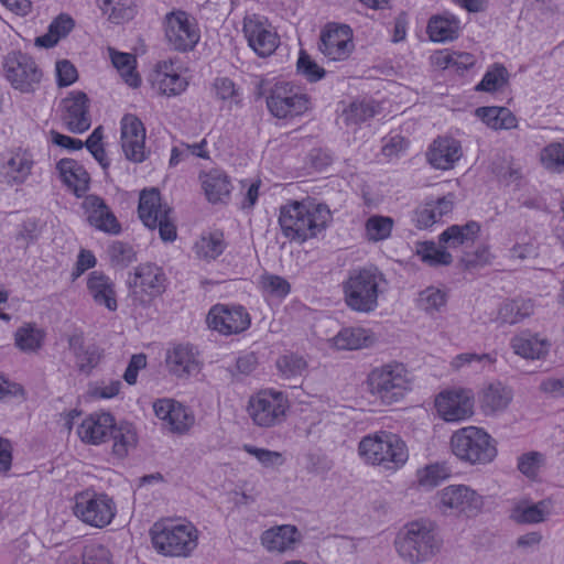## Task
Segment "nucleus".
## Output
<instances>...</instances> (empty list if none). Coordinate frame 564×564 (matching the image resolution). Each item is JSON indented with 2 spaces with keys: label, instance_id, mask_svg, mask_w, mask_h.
<instances>
[{
  "label": "nucleus",
  "instance_id": "f257e3e1",
  "mask_svg": "<svg viewBox=\"0 0 564 564\" xmlns=\"http://www.w3.org/2000/svg\"><path fill=\"white\" fill-rule=\"evenodd\" d=\"M444 540L438 527L425 519L404 524L394 540L398 555L409 564H423L432 561L443 549Z\"/></svg>",
  "mask_w": 564,
  "mask_h": 564
},
{
  "label": "nucleus",
  "instance_id": "f03ea898",
  "mask_svg": "<svg viewBox=\"0 0 564 564\" xmlns=\"http://www.w3.org/2000/svg\"><path fill=\"white\" fill-rule=\"evenodd\" d=\"M332 220L324 204L292 202L280 208L279 224L283 235L299 242L316 237Z\"/></svg>",
  "mask_w": 564,
  "mask_h": 564
},
{
  "label": "nucleus",
  "instance_id": "7ed1b4c3",
  "mask_svg": "<svg viewBox=\"0 0 564 564\" xmlns=\"http://www.w3.org/2000/svg\"><path fill=\"white\" fill-rule=\"evenodd\" d=\"M384 274L376 267L352 269L343 282L345 304L354 312L369 314L377 310Z\"/></svg>",
  "mask_w": 564,
  "mask_h": 564
},
{
  "label": "nucleus",
  "instance_id": "20e7f679",
  "mask_svg": "<svg viewBox=\"0 0 564 564\" xmlns=\"http://www.w3.org/2000/svg\"><path fill=\"white\" fill-rule=\"evenodd\" d=\"M358 454L366 464L397 470L409 459L405 442L388 431H377L364 436L358 444Z\"/></svg>",
  "mask_w": 564,
  "mask_h": 564
},
{
  "label": "nucleus",
  "instance_id": "39448f33",
  "mask_svg": "<svg viewBox=\"0 0 564 564\" xmlns=\"http://www.w3.org/2000/svg\"><path fill=\"white\" fill-rule=\"evenodd\" d=\"M367 382L373 397L384 404H393L411 390L412 378L403 364L390 362L372 369Z\"/></svg>",
  "mask_w": 564,
  "mask_h": 564
},
{
  "label": "nucleus",
  "instance_id": "423d86ee",
  "mask_svg": "<svg viewBox=\"0 0 564 564\" xmlns=\"http://www.w3.org/2000/svg\"><path fill=\"white\" fill-rule=\"evenodd\" d=\"M453 454L469 464H488L497 456L495 440L482 429L467 426L456 431L451 437Z\"/></svg>",
  "mask_w": 564,
  "mask_h": 564
},
{
  "label": "nucleus",
  "instance_id": "0eeeda50",
  "mask_svg": "<svg viewBox=\"0 0 564 564\" xmlns=\"http://www.w3.org/2000/svg\"><path fill=\"white\" fill-rule=\"evenodd\" d=\"M154 549L169 556H187L197 546V530L192 523L156 522L151 529Z\"/></svg>",
  "mask_w": 564,
  "mask_h": 564
},
{
  "label": "nucleus",
  "instance_id": "6e6552de",
  "mask_svg": "<svg viewBox=\"0 0 564 564\" xmlns=\"http://www.w3.org/2000/svg\"><path fill=\"white\" fill-rule=\"evenodd\" d=\"M139 217L150 229H159L163 241H173L176 238V226L172 217L173 209L161 203V195L156 188L143 189L140 194Z\"/></svg>",
  "mask_w": 564,
  "mask_h": 564
},
{
  "label": "nucleus",
  "instance_id": "1a4fd4ad",
  "mask_svg": "<svg viewBox=\"0 0 564 564\" xmlns=\"http://www.w3.org/2000/svg\"><path fill=\"white\" fill-rule=\"evenodd\" d=\"M290 404L288 397L273 389H264L250 397L248 413L260 427H273L283 423Z\"/></svg>",
  "mask_w": 564,
  "mask_h": 564
},
{
  "label": "nucleus",
  "instance_id": "9d476101",
  "mask_svg": "<svg viewBox=\"0 0 564 564\" xmlns=\"http://www.w3.org/2000/svg\"><path fill=\"white\" fill-rule=\"evenodd\" d=\"M166 282L163 269L152 262L140 263L127 280L130 296L139 304H147L163 294Z\"/></svg>",
  "mask_w": 564,
  "mask_h": 564
},
{
  "label": "nucleus",
  "instance_id": "9b49d317",
  "mask_svg": "<svg viewBox=\"0 0 564 564\" xmlns=\"http://www.w3.org/2000/svg\"><path fill=\"white\" fill-rule=\"evenodd\" d=\"M2 68L11 86L23 94L33 93L42 79V70L33 57L21 51L9 52Z\"/></svg>",
  "mask_w": 564,
  "mask_h": 564
},
{
  "label": "nucleus",
  "instance_id": "f8f14e48",
  "mask_svg": "<svg viewBox=\"0 0 564 564\" xmlns=\"http://www.w3.org/2000/svg\"><path fill=\"white\" fill-rule=\"evenodd\" d=\"M73 511L84 523L104 528L112 521L116 514V505L105 494L86 490L75 496Z\"/></svg>",
  "mask_w": 564,
  "mask_h": 564
},
{
  "label": "nucleus",
  "instance_id": "ddd939ff",
  "mask_svg": "<svg viewBox=\"0 0 564 564\" xmlns=\"http://www.w3.org/2000/svg\"><path fill=\"white\" fill-rule=\"evenodd\" d=\"M267 106L272 116L286 119L305 113L311 107V99L299 87L278 83L267 98Z\"/></svg>",
  "mask_w": 564,
  "mask_h": 564
},
{
  "label": "nucleus",
  "instance_id": "4468645a",
  "mask_svg": "<svg viewBox=\"0 0 564 564\" xmlns=\"http://www.w3.org/2000/svg\"><path fill=\"white\" fill-rule=\"evenodd\" d=\"M207 326L223 336L238 335L251 325V316L239 304H215L206 316Z\"/></svg>",
  "mask_w": 564,
  "mask_h": 564
},
{
  "label": "nucleus",
  "instance_id": "2eb2a0df",
  "mask_svg": "<svg viewBox=\"0 0 564 564\" xmlns=\"http://www.w3.org/2000/svg\"><path fill=\"white\" fill-rule=\"evenodd\" d=\"M164 35L171 48L177 52L192 51L199 41V31L189 14L174 10L164 18Z\"/></svg>",
  "mask_w": 564,
  "mask_h": 564
},
{
  "label": "nucleus",
  "instance_id": "dca6fc26",
  "mask_svg": "<svg viewBox=\"0 0 564 564\" xmlns=\"http://www.w3.org/2000/svg\"><path fill=\"white\" fill-rule=\"evenodd\" d=\"M438 508L443 512L476 516L482 508V497L465 485H451L437 492Z\"/></svg>",
  "mask_w": 564,
  "mask_h": 564
},
{
  "label": "nucleus",
  "instance_id": "f3484780",
  "mask_svg": "<svg viewBox=\"0 0 564 564\" xmlns=\"http://www.w3.org/2000/svg\"><path fill=\"white\" fill-rule=\"evenodd\" d=\"M355 48L349 25L329 23L321 32L318 50L332 62L347 59Z\"/></svg>",
  "mask_w": 564,
  "mask_h": 564
},
{
  "label": "nucleus",
  "instance_id": "a211bd4d",
  "mask_svg": "<svg viewBox=\"0 0 564 564\" xmlns=\"http://www.w3.org/2000/svg\"><path fill=\"white\" fill-rule=\"evenodd\" d=\"M121 148L127 160L142 163L148 159L145 149V128L142 121L132 113H127L120 121Z\"/></svg>",
  "mask_w": 564,
  "mask_h": 564
},
{
  "label": "nucleus",
  "instance_id": "6ab92c4d",
  "mask_svg": "<svg viewBox=\"0 0 564 564\" xmlns=\"http://www.w3.org/2000/svg\"><path fill=\"white\" fill-rule=\"evenodd\" d=\"M435 406L446 422L463 421L474 413V394L468 389L445 391L437 395Z\"/></svg>",
  "mask_w": 564,
  "mask_h": 564
},
{
  "label": "nucleus",
  "instance_id": "aec40b11",
  "mask_svg": "<svg viewBox=\"0 0 564 564\" xmlns=\"http://www.w3.org/2000/svg\"><path fill=\"white\" fill-rule=\"evenodd\" d=\"M243 33L249 46L260 56L271 55L279 46V36L268 21L257 14L243 19Z\"/></svg>",
  "mask_w": 564,
  "mask_h": 564
},
{
  "label": "nucleus",
  "instance_id": "412c9836",
  "mask_svg": "<svg viewBox=\"0 0 564 564\" xmlns=\"http://www.w3.org/2000/svg\"><path fill=\"white\" fill-rule=\"evenodd\" d=\"M62 120L73 133H83L90 128L89 98L84 91H70L61 102Z\"/></svg>",
  "mask_w": 564,
  "mask_h": 564
},
{
  "label": "nucleus",
  "instance_id": "4be33fe9",
  "mask_svg": "<svg viewBox=\"0 0 564 564\" xmlns=\"http://www.w3.org/2000/svg\"><path fill=\"white\" fill-rule=\"evenodd\" d=\"M34 166L33 154L23 148H15L8 152V158L2 164L3 176L10 186L25 183L32 174Z\"/></svg>",
  "mask_w": 564,
  "mask_h": 564
},
{
  "label": "nucleus",
  "instance_id": "5701e85b",
  "mask_svg": "<svg viewBox=\"0 0 564 564\" xmlns=\"http://www.w3.org/2000/svg\"><path fill=\"white\" fill-rule=\"evenodd\" d=\"M462 154L459 141L452 137H438L430 145L426 158L434 169L445 171L453 169Z\"/></svg>",
  "mask_w": 564,
  "mask_h": 564
},
{
  "label": "nucleus",
  "instance_id": "b1692460",
  "mask_svg": "<svg viewBox=\"0 0 564 564\" xmlns=\"http://www.w3.org/2000/svg\"><path fill=\"white\" fill-rule=\"evenodd\" d=\"M115 420L109 413H93L77 429L79 438L89 444L98 445L109 438Z\"/></svg>",
  "mask_w": 564,
  "mask_h": 564
},
{
  "label": "nucleus",
  "instance_id": "393cba45",
  "mask_svg": "<svg viewBox=\"0 0 564 564\" xmlns=\"http://www.w3.org/2000/svg\"><path fill=\"white\" fill-rule=\"evenodd\" d=\"M165 362L170 373L178 378H187L200 370L197 357L188 345H177L169 349Z\"/></svg>",
  "mask_w": 564,
  "mask_h": 564
},
{
  "label": "nucleus",
  "instance_id": "a878e982",
  "mask_svg": "<svg viewBox=\"0 0 564 564\" xmlns=\"http://www.w3.org/2000/svg\"><path fill=\"white\" fill-rule=\"evenodd\" d=\"M301 541V533L295 525L283 524L265 530L261 536L262 545L269 552L283 553L292 551Z\"/></svg>",
  "mask_w": 564,
  "mask_h": 564
},
{
  "label": "nucleus",
  "instance_id": "bb28decb",
  "mask_svg": "<svg viewBox=\"0 0 564 564\" xmlns=\"http://www.w3.org/2000/svg\"><path fill=\"white\" fill-rule=\"evenodd\" d=\"M513 352L524 359H543L550 350L547 338L531 332H522L510 339Z\"/></svg>",
  "mask_w": 564,
  "mask_h": 564
},
{
  "label": "nucleus",
  "instance_id": "cd10ccee",
  "mask_svg": "<svg viewBox=\"0 0 564 564\" xmlns=\"http://www.w3.org/2000/svg\"><path fill=\"white\" fill-rule=\"evenodd\" d=\"M56 169L63 183L80 197L89 187V174L86 170L73 159H62L57 162Z\"/></svg>",
  "mask_w": 564,
  "mask_h": 564
},
{
  "label": "nucleus",
  "instance_id": "c85d7f7f",
  "mask_svg": "<svg viewBox=\"0 0 564 564\" xmlns=\"http://www.w3.org/2000/svg\"><path fill=\"white\" fill-rule=\"evenodd\" d=\"M153 86L164 96H176L183 93L188 83L173 69L172 62H161L158 64L153 75Z\"/></svg>",
  "mask_w": 564,
  "mask_h": 564
},
{
  "label": "nucleus",
  "instance_id": "c756f323",
  "mask_svg": "<svg viewBox=\"0 0 564 564\" xmlns=\"http://www.w3.org/2000/svg\"><path fill=\"white\" fill-rule=\"evenodd\" d=\"M87 289L96 304L104 305L109 311L117 310L115 284L105 273L90 272L87 279Z\"/></svg>",
  "mask_w": 564,
  "mask_h": 564
},
{
  "label": "nucleus",
  "instance_id": "7c9ffc66",
  "mask_svg": "<svg viewBox=\"0 0 564 564\" xmlns=\"http://www.w3.org/2000/svg\"><path fill=\"white\" fill-rule=\"evenodd\" d=\"M460 21L448 12L432 15L427 22L426 33L433 42L454 41L459 36Z\"/></svg>",
  "mask_w": 564,
  "mask_h": 564
},
{
  "label": "nucleus",
  "instance_id": "2f4dec72",
  "mask_svg": "<svg viewBox=\"0 0 564 564\" xmlns=\"http://www.w3.org/2000/svg\"><path fill=\"white\" fill-rule=\"evenodd\" d=\"M512 391L501 382H492L479 394V403L485 414H494L507 409L512 400Z\"/></svg>",
  "mask_w": 564,
  "mask_h": 564
},
{
  "label": "nucleus",
  "instance_id": "473e14b6",
  "mask_svg": "<svg viewBox=\"0 0 564 564\" xmlns=\"http://www.w3.org/2000/svg\"><path fill=\"white\" fill-rule=\"evenodd\" d=\"M552 507L550 499H543L536 503L521 501L512 508L510 518L519 524L540 523L551 514Z\"/></svg>",
  "mask_w": 564,
  "mask_h": 564
},
{
  "label": "nucleus",
  "instance_id": "72a5a7b5",
  "mask_svg": "<svg viewBox=\"0 0 564 564\" xmlns=\"http://www.w3.org/2000/svg\"><path fill=\"white\" fill-rule=\"evenodd\" d=\"M453 210V200L448 197H441L435 202H427L416 208L414 223L419 229H426L442 220L443 216Z\"/></svg>",
  "mask_w": 564,
  "mask_h": 564
},
{
  "label": "nucleus",
  "instance_id": "f704fd0d",
  "mask_svg": "<svg viewBox=\"0 0 564 564\" xmlns=\"http://www.w3.org/2000/svg\"><path fill=\"white\" fill-rule=\"evenodd\" d=\"M533 302L529 299L507 300L500 304L496 322L499 325H514L533 314Z\"/></svg>",
  "mask_w": 564,
  "mask_h": 564
},
{
  "label": "nucleus",
  "instance_id": "c9c22d12",
  "mask_svg": "<svg viewBox=\"0 0 564 564\" xmlns=\"http://www.w3.org/2000/svg\"><path fill=\"white\" fill-rule=\"evenodd\" d=\"M480 232V225L477 221H468L465 225H453L440 236V243L448 248L467 246L473 243Z\"/></svg>",
  "mask_w": 564,
  "mask_h": 564
},
{
  "label": "nucleus",
  "instance_id": "e433bc0d",
  "mask_svg": "<svg viewBox=\"0 0 564 564\" xmlns=\"http://www.w3.org/2000/svg\"><path fill=\"white\" fill-rule=\"evenodd\" d=\"M93 207L91 213L88 216V221L91 226L105 232L117 235L121 230V226L118 223L116 216L108 209L104 199L97 196H90L87 198Z\"/></svg>",
  "mask_w": 564,
  "mask_h": 564
},
{
  "label": "nucleus",
  "instance_id": "4c0bfd02",
  "mask_svg": "<svg viewBox=\"0 0 564 564\" xmlns=\"http://www.w3.org/2000/svg\"><path fill=\"white\" fill-rule=\"evenodd\" d=\"M202 186L205 195L210 203L224 202L231 191V184L228 176L218 170H212L200 175Z\"/></svg>",
  "mask_w": 564,
  "mask_h": 564
},
{
  "label": "nucleus",
  "instance_id": "58836bf2",
  "mask_svg": "<svg viewBox=\"0 0 564 564\" xmlns=\"http://www.w3.org/2000/svg\"><path fill=\"white\" fill-rule=\"evenodd\" d=\"M475 113L484 123L495 130H509L517 127L516 116L506 107H479Z\"/></svg>",
  "mask_w": 564,
  "mask_h": 564
},
{
  "label": "nucleus",
  "instance_id": "ea45409f",
  "mask_svg": "<svg viewBox=\"0 0 564 564\" xmlns=\"http://www.w3.org/2000/svg\"><path fill=\"white\" fill-rule=\"evenodd\" d=\"M332 343L339 350H357L369 347L373 339L364 328H344L332 338Z\"/></svg>",
  "mask_w": 564,
  "mask_h": 564
},
{
  "label": "nucleus",
  "instance_id": "a19ab883",
  "mask_svg": "<svg viewBox=\"0 0 564 564\" xmlns=\"http://www.w3.org/2000/svg\"><path fill=\"white\" fill-rule=\"evenodd\" d=\"M74 28V20L66 15H58L48 26V32L45 35L39 36L35 40V45L41 47H53L61 37L66 36Z\"/></svg>",
  "mask_w": 564,
  "mask_h": 564
},
{
  "label": "nucleus",
  "instance_id": "79ce46f5",
  "mask_svg": "<svg viewBox=\"0 0 564 564\" xmlns=\"http://www.w3.org/2000/svg\"><path fill=\"white\" fill-rule=\"evenodd\" d=\"M226 248L224 235L220 231L210 232L207 236H203L195 243V252L197 257L205 260H215L219 257Z\"/></svg>",
  "mask_w": 564,
  "mask_h": 564
},
{
  "label": "nucleus",
  "instance_id": "37998d69",
  "mask_svg": "<svg viewBox=\"0 0 564 564\" xmlns=\"http://www.w3.org/2000/svg\"><path fill=\"white\" fill-rule=\"evenodd\" d=\"M377 106L371 101L356 100L343 110L341 118L346 126H358L375 117Z\"/></svg>",
  "mask_w": 564,
  "mask_h": 564
},
{
  "label": "nucleus",
  "instance_id": "c03bdc74",
  "mask_svg": "<svg viewBox=\"0 0 564 564\" xmlns=\"http://www.w3.org/2000/svg\"><path fill=\"white\" fill-rule=\"evenodd\" d=\"M100 8L116 24L131 20L135 13L132 0H101Z\"/></svg>",
  "mask_w": 564,
  "mask_h": 564
},
{
  "label": "nucleus",
  "instance_id": "a18cd8bd",
  "mask_svg": "<svg viewBox=\"0 0 564 564\" xmlns=\"http://www.w3.org/2000/svg\"><path fill=\"white\" fill-rule=\"evenodd\" d=\"M107 254L111 267L124 269L137 260V252L133 247L123 241H113L108 246Z\"/></svg>",
  "mask_w": 564,
  "mask_h": 564
},
{
  "label": "nucleus",
  "instance_id": "49530a36",
  "mask_svg": "<svg viewBox=\"0 0 564 564\" xmlns=\"http://www.w3.org/2000/svg\"><path fill=\"white\" fill-rule=\"evenodd\" d=\"M111 61L130 87L137 88L140 86L141 79L134 70L135 57L132 54L116 52L111 54Z\"/></svg>",
  "mask_w": 564,
  "mask_h": 564
},
{
  "label": "nucleus",
  "instance_id": "de8ad7c7",
  "mask_svg": "<svg viewBox=\"0 0 564 564\" xmlns=\"http://www.w3.org/2000/svg\"><path fill=\"white\" fill-rule=\"evenodd\" d=\"M17 347L24 352H33L41 348L43 334L40 329L31 324H26L14 334Z\"/></svg>",
  "mask_w": 564,
  "mask_h": 564
},
{
  "label": "nucleus",
  "instance_id": "09e8293b",
  "mask_svg": "<svg viewBox=\"0 0 564 564\" xmlns=\"http://www.w3.org/2000/svg\"><path fill=\"white\" fill-rule=\"evenodd\" d=\"M109 437L113 440L112 453L119 458L127 456L129 449L137 444V435L128 426L116 427L113 425Z\"/></svg>",
  "mask_w": 564,
  "mask_h": 564
},
{
  "label": "nucleus",
  "instance_id": "8fccbe9b",
  "mask_svg": "<svg viewBox=\"0 0 564 564\" xmlns=\"http://www.w3.org/2000/svg\"><path fill=\"white\" fill-rule=\"evenodd\" d=\"M366 236L370 241H381L390 237L393 219L387 216L373 215L366 221Z\"/></svg>",
  "mask_w": 564,
  "mask_h": 564
},
{
  "label": "nucleus",
  "instance_id": "3c124183",
  "mask_svg": "<svg viewBox=\"0 0 564 564\" xmlns=\"http://www.w3.org/2000/svg\"><path fill=\"white\" fill-rule=\"evenodd\" d=\"M417 254L423 262L434 267L448 265L453 261L452 254L433 241L423 242L417 249Z\"/></svg>",
  "mask_w": 564,
  "mask_h": 564
},
{
  "label": "nucleus",
  "instance_id": "603ef678",
  "mask_svg": "<svg viewBox=\"0 0 564 564\" xmlns=\"http://www.w3.org/2000/svg\"><path fill=\"white\" fill-rule=\"evenodd\" d=\"M495 362V358L490 354H474L464 352L457 355L451 362V366L455 370H460L464 367H470L474 371H481L487 365L491 366Z\"/></svg>",
  "mask_w": 564,
  "mask_h": 564
},
{
  "label": "nucleus",
  "instance_id": "864d4df0",
  "mask_svg": "<svg viewBox=\"0 0 564 564\" xmlns=\"http://www.w3.org/2000/svg\"><path fill=\"white\" fill-rule=\"evenodd\" d=\"M509 73L501 64H495L486 72L481 82L476 86L478 91H496L508 82Z\"/></svg>",
  "mask_w": 564,
  "mask_h": 564
},
{
  "label": "nucleus",
  "instance_id": "5fc2aeb1",
  "mask_svg": "<svg viewBox=\"0 0 564 564\" xmlns=\"http://www.w3.org/2000/svg\"><path fill=\"white\" fill-rule=\"evenodd\" d=\"M541 162L552 172H564V143H551L541 152Z\"/></svg>",
  "mask_w": 564,
  "mask_h": 564
},
{
  "label": "nucleus",
  "instance_id": "6e6d98bb",
  "mask_svg": "<svg viewBox=\"0 0 564 564\" xmlns=\"http://www.w3.org/2000/svg\"><path fill=\"white\" fill-rule=\"evenodd\" d=\"M446 294L440 289L433 286L427 288L420 292L417 304L429 314L440 312L446 305Z\"/></svg>",
  "mask_w": 564,
  "mask_h": 564
},
{
  "label": "nucleus",
  "instance_id": "4d7b16f0",
  "mask_svg": "<svg viewBox=\"0 0 564 564\" xmlns=\"http://www.w3.org/2000/svg\"><path fill=\"white\" fill-rule=\"evenodd\" d=\"M242 449L257 458V460L265 468L282 466L285 462L282 453L260 448L250 444H245Z\"/></svg>",
  "mask_w": 564,
  "mask_h": 564
},
{
  "label": "nucleus",
  "instance_id": "13d9d810",
  "mask_svg": "<svg viewBox=\"0 0 564 564\" xmlns=\"http://www.w3.org/2000/svg\"><path fill=\"white\" fill-rule=\"evenodd\" d=\"M276 367L285 378L302 376L307 368V362L297 355H284L276 360Z\"/></svg>",
  "mask_w": 564,
  "mask_h": 564
},
{
  "label": "nucleus",
  "instance_id": "bf43d9fd",
  "mask_svg": "<svg viewBox=\"0 0 564 564\" xmlns=\"http://www.w3.org/2000/svg\"><path fill=\"white\" fill-rule=\"evenodd\" d=\"M194 424V416L181 403L175 404L171 417L167 421L170 430L175 433H184Z\"/></svg>",
  "mask_w": 564,
  "mask_h": 564
},
{
  "label": "nucleus",
  "instance_id": "052dcab7",
  "mask_svg": "<svg viewBox=\"0 0 564 564\" xmlns=\"http://www.w3.org/2000/svg\"><path fill=\"white\" fill-rule=\"evenodd\" d=\"M544 463L543 454L529 452L518 458V469L529 478H535Z\"/></svg>",
  "mask_w": 564,
  "mask_h": 564
},
{
  "label": "nucleus",
  "instance_id": "680f3d73",
  "mask_svg": "<svg viewBox=\"0 0 564 564\" xmlns=\"http://www.w3.org/2000/svg\"><path fill=\"white\" fill-rule=\"evenodd\" d=\"M261 284L264 291L278 297H285L291 291L290 283L280 275H263L261 278Z\"/></svg>",
  "mask_w": 564,
  "mask_h": 564
},
{
  "label": "nucleus",
  "instance_id": "e2e57ef3",
  "mask_svg": "<svg viewBox=\"0 0 564 564\" xmlns=\"http://www.w3.org/2000/svg\"><path fill=\"white\" fill-rule=\"evenodd\" d=\"M297 70L304 75L310 82H317L325 76L324 68L319 67L311 59L304 51H301L297 59Z\"/></svg>",
  "mask_w": 564,
  "mask_h": 564
},
{
  "label": "nucleus",
  "instance_id": "0e129e2a",
  "mask_svg": "<svg viewBox=\"0 0 564 564\" xmlns=\"http://www.w3.org/2000/svg\"><path fill=\"white\" fill-rule=\"evenodd\" d=\"M65 564H111L108 552L104 547L89 549L85 552L83 560L77 556H70Z\"/></svg>",
  "mask_w": 564,
  "mask_h": 564
},
{
  "label": "nucleus",
  "instance_id": "69168bd1",
  "mask_svg": "<svg viewBox=\"0 0 564 564\" xmlns=\"http://www.w3.org/2000/svg\"><path fill=\"white\" fill-rule=\"evenodd\" d=\"M57 84L61 87L72 85L77 80L78 74L75 66L67 59L56 63Z\"/></svg>",
  "mask_w": 564,
  "mask_h": 564
},
{
  "label": "nucleus",
  "instance_id": "338daca9",
  "mask_svg": "<svg viewBox=\"0 0 564 564\" xmlns=\"http://www.w3.org/2000/svg\"><path fill=\"white\" fill-rule=\"evenodd\" d=\"M145 366L147 356L144 354L132 355L123 375L126 382L129 384H134L137 382L139 370L143 369Z\"/></svg>",
  "mask_w": 564,
  "mask_h": 564
},
{
  "label": "nucleus",
  "instance_id": "774afa93",
  "mask_svg": "<svg viewBox=\"0 0 564 564\" xmlns=\"http://www.w3.org/2000/svg\"><path fill=\"white\" fill-rule=\"evenodd\" d=\"M99 357L95 347H85L79 355H76V360L79 369L84 371L94 368L98 364Z\"/></svg>",
  "mask_w": 564,
  "mask_h": 564
}]
</instances>
